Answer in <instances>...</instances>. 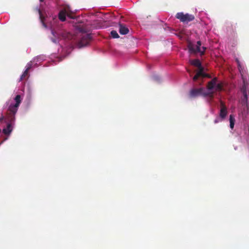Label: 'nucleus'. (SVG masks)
Returning <instances> with one entry per match:
<instances>
[{
  "label": "nucleus",
  "instance_id": "1",
  "mask_svg": "<svg viewBox=\"0 0 249 249\" xmlns=\"http://www.w3.org/2000/svg\"><path fill=\"white\" fill-rule=\"evenodd\" d=\"M15 104H11L7 109L6 119L8 122L7 127L3 129L2 132L5 135H9L12 131V124L15 121V115L18 110L19 105L21 102L20 95H17L14 98Z\"/></svg>",
  "mask_w": 249,
  "mask_h": 249
},
{
  "label": "nucleus",
  "instance_id": "2",
  "mask_svg": "<svg viewBox=\"0 0 249 249\" xmlns=\"http://www.w3.org/2000/svg\"><path fill=\"white\" fill-rule=\"evenodd\" d=\"M189 97L191 98H196L199 96H203V97H209L211 100H212L213 98V92L204 91V89L203 88H200L198 89L194 88L190 90L189 94Z\"/></svg>",
  "mask_w": 249,
  "mask_h": 249
},
{
  "label": "nucleus",
  "instance_id": "3",
  "mask_svg": "<svg viewBox=\"0 0 249 249\" xmlns=\"http://www.w3.org/2000/svg\"><path fill=\"white\" fill-rule=\"evenodd\" d=\"M176 18L183 23H188L195 19L194 15L188 13L185 14L183 12L177 13L176 15Z\"/></svg>",
  "mask_w": 249,
  "mask_h": 249
},
{
  "label": "nucleus",
  "instance_id": "4",
  "mask_svg": "<svg viewBox=\"0 0 249 249\" xmlns=\"http://www.w3.org/2000/svg\"><path fill=\"white\" fill-rule=\"evenodd\" d=\"M91 35L90 34H83L78 43L79 48H81L88 45L91 40Z\"/></svg>",
  "mask_w": 249,
  "mask_h": 249
},
{
  "label": "nucleus",
  "instance_id": "5",
  "mask_svg": "<svg viewBox=\"0 0 249 249\" xmlns=\"http://www.w3.org/2000/svg\"><path fill=\"white\" fill-rule=\"evenodd\" d=\"M201 45V42L200 41H198L196 43V47L192 43H190L188 45V49L189 52L192 53H198V51H200V46Z\"/></svg>",
  "mask_w": 249,
  "mask_h": 249
},
{
  "label": "nucleus",
  "instance_id": "6",
  "mask_svg": "<svg viewBox=\"0 0 249 249\" xmlns=\"http://www.w3.org/2000/svg\"><path fill=\"white\" fill-rule=\"evenodd\" d=\"M220 113H219V116L220 118H221L222 119H225L226 116L227 115L228 111H227V108L226 106H225L224 103L220 101Z\"/></svg>",
  "mask_w": 249,
  "mask_h": 249
},
{
  "label": "nucleus",
  "instance_id": "7",
  "mask_svg": "<svg viewBox=\"0 0 249 249\" xmlns=\"http://www.w3.org/2000/svg\"><path fill=\"white\" fill-rule=\"evenodd\" d=\"M217 81V78L214 77L213 78L212 80L209 81L208 83V84L207 85V89L210 91L213 90L215 86L216 85V82Z\"/></svg>",
  "mask_w": 249,
  "mask_h": 249
},
{
  "label": "nucleus",
  "instance_id": "8",
  "mask_svg": "<svg viewBox=\"0 0 249 249\" xmlns=\"http://www.w3.org/2000/svg\"><path fill=\"white\" fill-rule=\"evenodd\" d=\"M73 18L69 14H68L65 10H61L59 12L58 14V18L61 21H64L66 20V16Z\"/></svg>",
  "mask_w": 249,
  "mask_h": 249
},
{
  "label": "nucleus",
  "instance_id": "9",
  "mask_svg": "<svg viewBox=\"0 0 249 249\" xmlns=\"http://www.w3.org/2000/svg\"><path fill=\"white\" fill-rule=\"evenodd\" d=\"M119 33L121 35H126L128 33V29L124 25L120 24L119 25Z\"/></svg>",
  "mask_w": 249,
  "mask_h": 249
},
{
  "label": "nucleus",
  "instance_id": "10",
  "mask_svg": "<svg viewBox=\"0 0 249 249\" xmlns=\"http://www.w3.org/2000/svg\"><path fill=\"white\" fill-rule=\"evenodd\" d=\"M192 64L198 67L199 71H202L203 68L201 66L200 61L198 59H195L192 61Z\"/></svg>",
  "mask_w": 249,
  "mask_h": 249
},
{
  "label": "nucleus",
  "instance_id": "11",
  "mask_svg": "<svg viewBox=\"0 0 249 249\" xmlns=\"http://www.w3.org/2000/svg\"><path fill=\"white\" fill-rule=\"evenodd\" d=\"M243 97L241 99L242 104L243 105L248 106V96L247 93L243 94Z\"/></svg>",
  "mask_w": 249,
  "mask_h": 249
},
{
  "label": "nucleus",
  "instance_id": "12",
  "mask_svg": "<svg viewBox=\"0 0 249 249\" xmlns=\"http://www.w3.org/2000/svg\"><path fill=\"white\" fill-rule=\"evenodd\" d=\"M230 126L231 129H233L234 125L235 119L232 115H230Z\"/></svg>",
  "mask_w": 249,
  "mask_h": 249
},
{
  "label": "nucleus",
  "instance_id": "13",
  "mask_svg": "<svg viewBox=\"0 0 249 249\" xmlns=\"http://www.w3.org/2000/svg\"><path fill=\"white\" fill-rule=\"evenodd\" d=\"M36 10L38 11V14L39 15V18H40V19L41 21V22L42 23V24L44 26V27H46V25L45 24V23H44V17H43V16L42 14V12H41V11L40 10V9L39 8H37L36 9Z\"/></svg>",
  "mask_w": 249,
  "mask_h": 249
},
{
  "label": "nucleus",
  "instance_id": "14",
  "mask_svg": "<svg viewBox=\"0 0 249 249\" xmlns=\"http://www.w3.org/2000/svg\"><path fill=\"white\" fill-rule=\"evenodd\" d=\"M201 74H202V71H199L193 77V80L196 81L199 77L201 76Z\"/></svg>",
  "mask_w": 249,
  "mask_h": 249
},
{
  "label": "nucleus",
  "instance_id": "15",
  "mask_svg": "<svg viewBox=\"0 0 249 249\" xmlns=\"http://www.w3.org/2000/svg\"><path fill=\"white\" fill-rule=\"evenodd\" d=\"M110 34L112 37L114 38H118L119 37V36L116 31H112L110 33Z\"/></svg>",
  "mask_w": 249,
  "mask_h": 249
},
{
  "label": "nucleus",
  "instance_id": "16",
  "mask_svg": "<svg viewBox=\"0 0 249 249\" xmlns=\"http://www.w3.org/2000/svg\"><path fill=\"white\" fill-rule=\"evenodd\" d=\"M241 91L243 94L247 93V85L245 84V82H244V84L241 88Z\"/></svg>",
  "mask_w": 249,
  "mask_h": 249
},
{
  "label": "nucleus",
  "instance_id": "17",
  "mask_svg": "<svg viewBox=\"0 0 249 249\" xmlns=\"http://www.w3.org/2000/svg\"><path fill=\"white\" fill-rule=\"evenodd\" d=\"M215 87L216 90L218 91H221L223 89V85L222 83H218L217 84H216Z\"/></svg>",
  "mask_w": 249,
  "mask_h": 249
},
{
  "label": "nucleus",
  "instance_id": "18",
  "mask_svg": "<svg viewBox=\"0 0 249 249\" xmlns=\"http://www.w3.org/2000/svg\"><path fill=\"white\" fill-rule=\"evenodd\" d=\"M29 71L28 70H25L23 74L21 75L20 77V81L24 79L25 77L28 75Z\"/></svg>",
  "mask_w": 249,
  "mask_h": 249
},
{
  "label": "nucleus",
  "instance_id": "19",
  "mask_svg": "<svg viewBox=\"0 0 249 249\" xmlns=\"http://www.w3.org/2000/svg\"><path fill=\"white\" fill-rule=\"evenodd\" d=\"M201 77H202L203 78H205V77H207V78H211V76L210 74L203 72V69L202 70V74H201Z\"/></svg>",
  "mask_w": 249,
  "mask_h": 249
},
{
  "label": "nucleus",
  "instance_id": "20",
  "mask_svg": "<svg viewBox=\"0 0 249 249\" xmlns=\"http://www.w3.org/2000/svg\"><path fill=\"white\" fill-rule=\"evenodd\" d=\"M33 63L32 61H30L28 63H27L26 65V70L29 71L32 67Z\"/></svg>",
  "mask_w": 249,
  "mask_h": 249
},
{
  "label": "nucleus",
  "instance_id": "21",
  "mask_svg": "<svg viewBox=\"0 0 249 249\" xmlns=\"http://www.w3.org/2000/svg\"><path fill=\"white\" fill-rule=\"evenodd\" d=\"M202 50L200 49V51H198V53H200L201 55H203L205 54V51L206 50V48L205 47H202Z\"/></svg>",
  "mask_w": 249,
  "mask_h": 249
},
{
  "label": "nucleus",
  "instance_id": "22",
  "mask_svg": "<svg viewBox=\"0 0 249 249\" xmlns=\"http://www.w3.org/2000/svg\"><path fill=\"white\" fill-rule=\"evenodd\" d=\"M236 61L237 62V63L238 65V69H239V71L241 72V71L242 70V67H241V63H240V61H239V60L237 59H236Z\"/></svg>",
  "mask_w": 249,
  "mask_h": 249
},
{
  "label": "nucleus",
  "instance_id": "23",
  "mask_svg": "<svg viewBox=\"0 0 249 249\" xmlns=\"http://www.w3.org/2000/svg\"><path fill=\"white\" fill-rule=\"evenodd\" d=\"M52 33L53 35L54 36H55V34H56V31H55V30L54 28L53 30H52Z\"/></svg>",
  "mask_w": 249,
  "mask_h": 249
},
{
  "label": "nucleus",
  "instance_id": "24",
  "mask_svg": "<svg viewBox=\"0 0 249 249\" xmlns=\"http://www.w3.org/2000/svg\"><path fill=\"white\" fill-rule=\"evenodd\" d=\"M4 119V117L2 115L0 117V122H2Z\"/></svg>",
  "mask_w": 249,
  "mask_h": 249
},
{
  "label": "nucleus",
  "instance_id": "25",
  "mask_svg": "<svg viewBox=\"0 0 249 249\" xmlns=\"http://www.w3.org/2000/svg\"><path fill=\"white\" fill-rule=\"evenodd\" d=\"M218 122H219V120H218V119H215V120L214 121V123L215 124H216V123H218Z\"/></svg>",
  "mask_w": 249,
  "mask_h": 249
},
{
  "label": "nucleus",
  "instance_id": "26",
  "mask_svg": "<svg viewBox=\"0 0 249 249\" xmlns=\"http://www.w3.org/2000/svg\"><path fill=\"white\" fill-rule=\"evenodd\" d=\"M40 0V1H41V2H43V1H44V0Z\"/></svg>",
  "mask_w": 249,
  "mask_h": 249
},
{
  "label": "nucleus",
  "instance_id": "27",
  "mask_svg": "<svg viewBox=\"0 0 249 249\" xmlns=\"http://www.w3.org/2000/svg\"><path fill=\"white\" fill-rule=\"evenodd\" d=\"M81 32H83V31H83V29H81Z\"/></svg>",
  "mask_w": 249,
  "mask_h": 249
}]
</instances>
